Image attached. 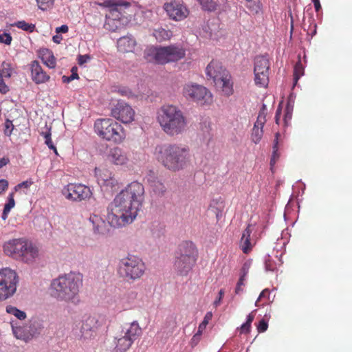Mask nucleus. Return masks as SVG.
Instances as JSON below:
<instances>
[{"label": "nucleus", "instance_id": "nucleus-7", "mask_svg": "<svg viewBox=\"0 0 352 352\" xmlns=\"http://www.w3.org/2000/svg\"><path fill=\"white\" fill-rule=\"evenodd\" d=\"M206 76L212 79L216 87L220 88L224 95L233 94V82L230 72L217 60H212L206 67Z\"/></svg>", "mask_w": 352, "mask_h": 352}, {"label": "nucleus", "instance_id": "nucleus-33", "mask_svg": "<svg viewBox=\"0 0 352 352\" xmlns=\"http://www.w3.org/2000/svg\"><path fill=\"white\" fill-rule=\"evenodd\" d=\"M1 73L5 79L10 78L14 73V67L8 61H3L1 64Z\"/></svg>", "mask_w": 352, "mask_h": 352}, {"label": "nucleus", "instance_id": "nucleus-16", "mask_svg": "<svg viewBox=\"0 0 352 352\" xmlns=\"http://www.w3.org/2000/svg\"><path fill=\"white\" fill-rule=\"evenodd\" d=\"M111 115L116 120L127 124L134 120L135 111L126 102L118 101L111 109Z\"/></svg>", "mask_w": 352, "mask_h": 352}, {"label": "nucleus", "instance_id": "nucleus-52", "mask_svg": "<svg viewBox=\"0 0 352 352\" xmlns=\"http://www.w3.org/2000/svg\"><path fill=\"white\" fill-rule=\"evenodd\" d=\"M292 110L289 107H287L285 110V114H284V122L285 125L288 124V122L292 119Z\"/></svg>", "mask_w": 352, "mask_h": 352}, {"label": "nucleus", "instance_id": "nucleus-23", "mask_svg": "<svg viewBox=\"0 0 352 352\" xmlns=\"http://www.w3.org/2000/svg\"><path fill=\"white\" fill-rule=\"evenodd\" d=\"M89 221L93 224V229L96 234H104L107 232V223L100 216L93 214L90 216Z\"/></svg>", "mask_w": 352, "mask_h": 352}, {"label": "nucleus", "instance_id": "nucleus-59", "mask_svg": "<svg viewBox=\"0 0 352 352\" xmlns=\"http://www.w3.org/2000/svg\"><path fill=\"white\" fill-rule=\"evenodd\" d=\"M101 5L104 7L111 8L117 6L118 4L114 0H105Z\"/></svg>", "mask_w": 352, "mask_h": 352}, {"label": "nucleus", "instance_id": "nucleus-17", "mask_svg": "<svg viewBox=\"0 0 352 352\" xmlns=\"http://www.w3.org/2000/svg\"><path fill=\"white\" fill-rule=\"evenodd\" d=\"M122 192L132 201L134 206L140 208L144 200V188L142 184L133 182L127 185Z\"/></svg>", "mask_w": 352, "mask_h": 352}, {"label": "nucleus", "instance_id": "nucleus-14", "mask_svg": "<svg viewBox=\"0 0 352 352\" xmlns=\"http://www.w3.org/2000/svg\"><path fill=\"white\" fill-rule=\"evenodd\" d=\"M63 195L69 200L81 201L91 197L90 188L81 184H69L63 190Z\"/></svg>", "mask_w": 352, "mask_h": 352}, {"label": "nucleus", "instance_id": "nucleus-63", "mask_svg": "<svg viewBox=\"0 0 352 352\" xmlns=\"http://www.w3.org/2000/svg\"><path fill=\"white\" fill-rule=\"evenodd\" d=\"M10 162V160L8 157H2L0 159V168L7 165Z\"/></svg>", "mask_w": 352, "mask_h": 352}, {"label": "nucleus", "instance_id": "nucleus-57", "mask_svg": "<svg viewBox=\"0 0 352 352\" xmlns=\"http://www.w3.org/2000/svg\"><path fill=\"white\" fill-rule=\"evenodd\" d=\"M250 328H251V324H248V323L245 322L240 327L241 333H248L250 331Z\"/></svg>", "mask_w": 352, "mask_h": 352}, {"label": "nucleus", "instance_id": "nucleus-15", "mask_svg": "<svg viewBox=\"0 0 352 352\" xmlns=\"http://www.w3.org/2000/svg\"><path fill=\"white\" fill-rule=\"evenodd\" d=\"M164 9L170 19L175 21L184 20L189 15L190 11L186 6L181 1H172L164 4Z\"/></svg>", "mask_w": 352, "mask_h": 352}, {"label": "nucleus", "instance_id": "nucleus-31", "mask_svg": "<svg viewBox=\"0 0 352 352\" xmlns=\"http://www.w3.org/2000/svg\"><path fill=\"white\" fill-rule=\"evenodd\" d=\"M201 6V8L208 12H214L218 8V3L216 0H197Z\"/></svg>", "mask_w": 352, "mask_h": 352}, {"label": "nucleus", "instance_id": "nucleus-32", "mask_svg": "<svg viewBox=\"0 0 352 352\" xmlns=\"http://www.w3.org/2000/svg\"><path fill=\"white\" fill-rule=\"evenodd\" d=\"M266 116H267V107L265 104H263L260 111L258 113V116L257 117V120L254 125V126L257 128L263 129V126L266 122Z\"/></svg>", "mask_w": 352, "mask_h": 352}, {"label": "nucleus", "instance_id": "nucleus-25", "mask_svg": "<svg viewBox=\"0 0 352 352\" xmlns=\"http://www.w3.org/2000/svg\"><path fill=\"white\" fill-rule=\"evenodd\" d=\"M40 58L43 63L49 68L54 69L56 67V59L51 50L48 49L41 50Z\"/></svg>", "mask_w": 352, "mask_h": 352}, {"label": "nucleus", "instance_id": "nucleus-58", "mask_svg": "<svg viewBox=\"0 0 352 352\" xmlns=\"http://www.w3.org/2000/svg\"><path fill=\"white\" fill-rule=\"evenodd\" d=\"M224 290L223 289H220L219 292V297L214 300V305L217 307L220 305V302L221 301V299L223 298V296H224Z\"/></svg>", "mask_w": 352, "mask_h": 352}, {"label": "nucleus", "instance_id": "nucleus-45", "mask_svg": "<svg viewBox=\"0 0 352 352\" xmlns=\"http://www.w3.org/2000/svg\"><path fill=\"white\" fill-rule=\"evenodd\" d=\"M12 41V37L9 33L3 32L0 34V43L6 45H10Z\"/></svg>", "mask_w": 352, "mask_h": 352}, {"label": "nucleus", "instance_id": "nucleus-50", "mask_svg": "<svg viewBox=\"0 0 352 352\" xmlns=\"http://www.w3.org/2000/svg\"><path fill=\"white\" fill-rule=\"evenodd\" d=\"M265 267L266 271H271L273 272L276 269V264L273 261L268 258L265 261Z\"/></svg>", "mask_w": 352, "mask_h": 352}, {"label": "nucleus", "instance_id": "nucleus-48", "mask_svg": "<svg viewBox=\"0 0 352 352\" xmlns=\"http://www.w3.org/2000/svg\"><path fill=\"white\" fill-rule=\"evenodd\" d=\"M250 263H248V262H245L241 269V271H240V278H243V279H245V277L247 276V274H248V272H249V269H250Z\"/></svg>", "mask_w": 352, "mask_h": 352}, {"label": "nucleus", "instance_id": "nucleus-21", "mask_svg": "<svg viewBox=\"0 0 352 352\" xmlns=\"http://www.w3.org/2000/svg\"><path fill=\"white\" fill-rule=\"evenodd\" d=\"M31 78L36 84H43L48 82L50 76L42 68L37 60L32 62L31 65Z\"/></svg>", "mask_w": 352, "mask_h": 352}, {"label": "nucleus", "instance_id": "nucleus-24", "mask_svg": "<svg viewBox=\"0 0 352 352\" xmlns=\"http://www.w3.org/2000/svg\"><path fill=\"white\" fill-rule=\"evenodd\" d=\"M270 63L269 59L265 56H258L254 59V72L269 73Z\"/></svg>", "mask_w": 352, "mask_h": 352}, {"label": "nucleus", "instance_id": "nucleus-39", "mask_svg": "<svg viewBox=\"0 0 352 352\" xmlns=\"http://www.w3.org/2000/svg\"><path fill=\"white\" fill-rule=\"evenodd\" d=\"M6 311L10 314L14 315L19 320H24L26 318V314L24 311L11 305L7 306Z\"/></svg>", "mask_w": 352, "mask_h": 352}, {"label": "nucleus", "instance_id": "nucleus-42", "mask_svg": "<svg viewBox=\"0 0 352 352\" xmlns=\"http://www.w3.org/2000/svg\"><path fill=\"white\" fill-rule=\"evenodd\" d=\"M37 6L41 10H47L54 6V0H36Z\"/></svg>", "mask_w": 352, "mask_h": 352}, {"label": "nucleus", "instance_id": "nucleus-36", "mask_svg": "<svg viewBox=\"0 0 352 352\" xmlns=\"http://www.w3.org/2000/svg\"><path fill=\"white\" fill-rule=\"evenodd\" d=\"M212 314L211 312H208L206 314L204 320L199 325L197 332L195 334V338L199 339L201 338L204 330L206 328V326L208 325L209 321L212 319Z\"/></svg>", "mask_w": 352, "mask_h": 352}, {"label": "nucleus", "instance_id": "nucleus-47", "mask_svg": "<svg viewBox=\"0 0 352 352\" xmlns=\"http://www.w3.org/2000/svg\"><path fill=\"white\" fill-rule=\"evenodd\" d=\"M254 224L249 223L243 230L241 237H251V234L254 230Z\"/></svg>", "mask_w": 352, "mask_h": 352}, {"label": "nucleus", "instance_id": "nucleus-27", "mask_svg": "<svg viewBox=\"0 0 352 352\" xmlns=\"http://www.w3.org/2000/svg\"><path fill=\"white\" fill-rule=\"evenodd\" d=\"M254 82L256 85L260 87H266L269 83V73L265 72H254Z\"/></svg>", "mask_w": 352, "mask_h": 352}, {"label": "nucleus", "instance_id": "nucleus-34", "mask_svg": "<svg viewBox=\"0 0 352 352\" xmlns=\"http://www.w3.org/2000/svg\"><path fill=\"white\" fill-rule=\"evenodd\" d=\"M40 134L44 138L45 144L48 146V148L51 150H53L56 155H58L56 147L54 146L52 141L51 129L46 128V131L41 132Z\"/></svg>", "mask_w": 352, "mask_h": 352}, {"label": "nucleus", "instance_id": "nucleus-19", "mask_svg": "<svg viewBox=\"0 0 352 352\" xmlns=\"http://www.w3.org/2000/svg\"><path fill=\"white\" fill-rule=\"evenodd\" d=\"M107 160L111 164L116 166L126 167L130 163L129 153L118 146L111 148L109 151Z\"/></svg>", "mask_w": 352, "mask_h": 352}, {"label": "nucleus", "instance_id": "nucleus-30", "mask_svg": "<svg viewBox=\"0 0 352 352\" xmlns=\"http://www.w3.org/2000/svg\"><path fill=\"white\" fill-rule=\"evenodd\" d=\"M153 36L159 41L168 40L172 36V32L164 28H157L154 30Z\"/></svg>", "mask_w": 352, "mask_h": 352}, {"label": "nucleus", "instance_id": "nucleus-62", "mask_svg": "<svg viewBox=\"0 0 352 352\" xmlns=\"http://www.w3.org/2000/svg\"><path fill=\"white\" fill-rule=\"evenodd\" d=\"M256 310H254L253 311H252L251 313L249 314V315L247 317V320H246V322L249 324H252V321L254 320V317H255V312H256Z\"/></svg>", "mask_w": 352, "mask_h": 352}, {"label": "nucleus", "instance_id": "nucleus-35", "mask_svg": "<svg viewBox=\"0 0 352 352\" xmlns=\"http://www.w3.org/2000/svg\"><path fill=\"white\" fill-rule=\"evenodd\" d=\"M254 243H252L251 237H241L240 239V248L244 254H248L252 250Z\"/></svg>", "mask_w": 352, "mask_h": 352}, {"label": "nucleus", "instance_id": "nucleus-12", "mask_svg": "<svg viewBox=\"0 0 352 352\" xmlns=\"http://www.w3.org/2000/svg\"><path fill=\"white\" fill-rule=\"evenodd\" d=\"M19 281L16 271L9 267L0 270V301L6 300L15 294Z\"/></svg>", "mask_w": 352, "mask_h": 352}, {"label": "nucleus", "instance_id": "nucleus-60", "mask_svg": "<svg viewBox=\"0 0 352 352\" xmlns=\"http://www.w3.org/2000/svg\"><path fill=\"white\" fill-rule=\"evenodd\" d=\"M69 30V28L67 25H62L60 27L56 28V32L58 33H67Z\"/></svg>", "mask_w": 352, "mask_h": 352}, {"label": "nucleus", "instance_id": "nucleus-8", "mask_svg": "<svg viewBox=\"0 0 352 352\" xmlns=\"http://www.w3.org/2000/svg\"><path fill=\"white\" fill-rule=\"evenodd\" d=\"M146 267L142 258L135 255H128L120 260L118 274L123 279L135 280L144 274Z\"/></svg>", "mask_w": 352, "mask_h": 352}, {"label": "nucleus", "instance_id": "nucleus-18", "mask_svg": "<svg viewBox=\"0 0 352 352\" xmlns=\"http://www.w3.org/2000/svg\"><path fill=\"white\" fill-rule=\"evenodd\" d=\"M102 319L97 316H87L82 320L80 329L81 336L85 339L94 336V333L102 325Z\"/></svg>", "mask_w": 352, "mask_h": 352}, {"label": "nucleus", "instance_id": "nucleus-10", "mask_svg": "<svg viewBox=\"0 0 352 352\" xmlns=\"http://www.w3.org/2000/svg\"><path fill=\"white\" fill-rule=\"evenodd\" d=\"M95 132L102 139L121 143L125 138L122 126L111 119H98L94 124Z\"/></svg>", "mask_w": 352, "mask_h": 352}, {"label": "nucleus", "instance_id": "nucleus-55", "mask_svg": "<svg viewBox=\"0 0 352 352\" xmlns=\"http://www.w3.org/2000/svg\"><path fill=\"white\" fill-rule=\"evenodd\" d=\"M8 188V182L6 179H0V194L3 193Z\"/></svg>", "mask_w": 352, "mask_h": 352}, {"label": "nucleus", "instance_id": "nucleus-43", "mask_svg": "<svg viewBox=\"0 0 352 352\" xmlns=\"http://www.w3.org/2000/svg\"><path fill=\"white\" fill-rule=\"evenodd\" d=\"M77 71H78L77 67H73L72 68V71H71L72 72V74H69V76H63L62 77L63 82L64 83H69V82H70L71 81H72L74 79H78L79 76H78V74L77 73Z\"/></svg>", "mask_w": 352, "mask_h": 352}, {"label": "nucleus", "instance_id": "nucleus-40", "mask_svg": "<svg viewBox=\"0 0 352 352\" xmlns=\"http://www.w3.org/2000/svg\"><path fill=\"white\" fill-rule=\"evenodd\" d=\"M280 134L279 133H276L275 135V139L274 142V146H273V154L270 160V165L273 166L278 158L279 157V155L278 153V137Z\"/></svg>", "mask_w": 352, "mask_h": 352}, {"label": "nucleus", "instance_id": "nucleus-51", "mask_svg": "<svg viewBox=\"0 0 352 352\" xmlns=\"http://www.w3.org/2000/svg\"><path fill=\"white\" fill-rule=\"evenodd\" d=\"M267 322L264 319H262L259 321V323L257 326V329L258 332H265L267 329Z\"/></svg>", "mask_w": 352, "mask_h": 352}, {"label": "nucleus", "instance_id": "nucleus-29", "mask_svg": "<svg viewBox=\"0 0 352 352\" xmlns=\"http://www.w3.org/2000/svg\"><path fill=\"white\" fill-rule=\"evenodd\" d=\"M246 8L252 14H258L262 8L261 0H244Z\"/></svg>", "mask_w": 352, "mask_h": 352}, {"label": "nucleus", "instance_id": "nucleus-13", "mask_svg": "<svg viewBox=\"0 0 352 352\" xmlns=\"http://www.w3.org/2000/svg\"><path fill=\"white\" fill-rule=\"evenodd\" d=\"M183 95L201 105L212 102L211 92L206 87L196 83L186 84L183 88Z\"/></svg>", "mask_w": 352, "mask_h": 352}, {"label": "nucleus", "instance_id": "nucleus-9", "mask_svg": "<svg viewBox=\"0 0 352 352\" xmlns=\"http://www.w3.org/2000/svg\"><path fill=\"white\" fill-rule=\"evenodd\" d=\"M185 50L179 46L169 45L161 47H151L146 52L147 60L157 64L164 65L176 62L185 56Z\"/></svg>", "mask_w": 352, "mask_h": 352}, {"label": "nucleus", "instance_id": "nucleus-26", "mask_svg": "<svg viewBox=\"0 0 352 352\" xmlns=\"http://www.w3.org/2000/svg\"><path fill=\"white\" fill-rule=\"evenodd\" d=\"M94 174L97 179L98 183L102 186L105 184L108 179L113 174L106 168H100L96 167L94 169Z\"/></svg>", "mask_w": 352, "mask_h": 352}, {"label": "nucleus", "instance_id": "nucleus-5", "mask_svg": "<svg viewBox=\"0 0 352 352\" xmlns=\"http://www.w3.org/2000/svg\"><path fill=\"white\" fill-rule=\"evenodd\" d=\"M4 254L25 263H33L39 256V249L32 241L25 238L13 239L3 245Z\"/></svg>", "mask_w": 352, "mask_h": 352}, {"label": "nucleus", "instance_id": "nucleus-28", "mask_svg": "<svg viewBox=\"0 0 352 352\" xmlns=\"http://www.w3.org/2000/svg\"><path fill=\"white\" fill-rule=\"evenodd\" d=\"M14 197V192H12L8 195V202L4 206L3 213L1 215V218L4 221H6L8 219V214L11 209H12L15 206V201Z\"/></svg>", "mask_w": 352, "mask_h": 352}, {"label": "nucleus", "instance_id": "nucleus-41", "mask_svg": "<svg viewBox=\"0 0 352 352\" xmlns=\"http://www.w3.org/2000/svg\"><path fill=\"white\" fill-rule=\"evenodd\" d=\"M263 135V129L254 126L251 135V139L255 144H258L262 139Z\"/></svg>", "mask_w": 352, "mask_h": 352}, {"label": "nucleus", "instance_id": "nucleus-20", "mask_svg": "<svg viewBox=\"0 0 352 352\" xmlns=\"http://www.w3.org/2000/svg\"><path fill=\"white\" fill-rule=\"evenodd\" d=\"M146 179L150 186L152 192L157 197H162L166 192L164 184L155 175V173L150 170L146 177Z\"/></svg>", "mask_w": 352, "mask_h": 352}, {"label": "nucleus", "instance_id": "nucleus-3", "mask_svg": "<svg viewBox=\"0 0 352 352\" xmlns=\"http://www.w3.org/2000/svg\"><path fill=\"white\" fill-rule=\"evenodd\" d=\"M140 210L122 191L118 194L108 208L107 219L113 227H122L131 223Z\"/></svg>", "mask_w": 352, "mask_h": 352}, {"label": "nucleus", "instance_id": "nucleus-46", "mask_svg": "<svg viewBox=\"0 0 352 352\" xmlns=\"http://www.w3.org/2000/svg\"><path fill=\"white\" fill-rule=\"evenodd\" d=\"M14 129V125L12 121L7 120L5 122L4 133L6 135L10 136Z\"/></svg>", "mask_w": 352, "mask_h": 352}, {"label": "nucleus", "instance_id": "nucleus-37", "mask_svg": "<svg viewBox=\"0 0 352 352\" xmlns=\"http://www.w3.org/2000/svg\"><path fill=\"white\" fill-rule=\"evenodd\" d=\"M304 67L302 64L300 58L299 57V59L295 64L294 69V80L295 83H296L299 78L304 75Z\"/></svg>", "mask_w": 352, "mask_h": 352}, {"label": "nucleus", "instance_id": "nucleus-61", "mask_svg": "<svg viewBox=\"0 0 352 352\" xmlns=\"http://www.w3.org/2000/svg\"><path fill=\"white\" fill-rule=\"evenodd\" d=\"M33 184L32 181H24L20 184H18L19 188H28L30 186Z\"/></svg>", "mask_w": 352, "mask_h": 352}, {"label": "nucleus", "instance_id": "nucleus-4", "mask_svg": "<svg viewBox=\"0 0 352 352\" xmlns=\"http://www.w3.org/2000/svg\"><path fill=\"white\" fill-rule=\"evenodd\" d=\"M157 120L162 131L171 137L183 133L187 126V120L182 110L172 104L164 105L159 109Z\"/></svg>", "mask_w": 352, "mask_h": 352}, {"label": "nucleus", "instance_id": "nucleus-56", "mask_svg": "<svg viewBox=\"0 0 352 352\" xmlns=\"http://www.w3.org/2000/svg\"><path fill=\"white\" fill-rule=\"evenodd\" d=\"M270 295V292L268 289H264L262 291V292L260 294L257 300L256 301V306H259L258 302L262 299L263 298L268 297Z\"/></svg>", "mask_w": 352, "mask_h": 352}, {"label": "nucleus", "instance_id": "nucleus-49", "mask_svg": "<svg viewBox=\"0 0 352 352\" xmlns=\"http://www.w3.org/2000/svg\"><path fill=\"white\" fill-rule=\"evenodd\" d=\"M245 279L239 278L234 291L236 294H239L243 292V287L245 286Z\"/></svg>", "mask_w": 352, "mask_h": 352}, {"label": "nucleus", "instance_id": "nucleus-2", "mask_svg": "<svg viewBox=\"0 0 352 352\" xmlns=\"http://www.w3.org/2000/svg\"><path fill=\"white\" fill-rule=\"evenodd\" d=\"M83 276L80 272H70L58 276L50 285L51 296L59 301H74L82 286Z\"/></svg>", "mask_w": 352, "mask_h": 352}, {"label": "nucleus", "instance_id": "nucleus-64", "mask_svg": "<svg viewBox=\"0 0 352 352\" xmlns=\"http://www.w3.org/2000/svg\"><path fill=\"white\" fill-rule=\"evenodd\" d=\"M52 40L55 43L59 44L63 40V36L59 34H56L52 37Z\"/></svg>", "mask_w": 352, "mask_h": 352}, {"label": "nucleus", "instance_id": "nucleus-22", "mask_svg": "<svg viewBox=\"0 0 352 352\" xmlns=\"http://www.w3.org/2000/svg\"><path fill=\"white\" fill-rule=\"evenodd\" d=\"M135 45V40L133 37L128 36L120 38L117 42L118 50L122 53L133 52Z\"/></svg>", "mask_w": 352, "mask_h": 352}, {"label": "nucleus", "instance_id": "nucleus-1", "mask_svg": "<svg viewBox=\"0 0 352 352\" xmlns=\"http://www.w3.org/2000/svg\"><path fill=\"white\" fill-rule=\"evenodd\" d=\"M155 151L157 161L171 172L182 170L190 164V148L186 145L167 144L157 146Z\"/></svg>", "mask_w": 352, "mask_h": 352}, {"label": "nucleus", "instance_id": "nucleus-44", "mask_svg": "<svg viewBox=\"0 0 352 352\" xmlns=\"http://www.w3.org/2000/svg\"><path fill=\"white\" fill-rule=\"evenodd\" d=\"M103 186L110 187L111 189H115L118 187V182L115 177L114 175L111 176Z\"/></svg>", "mask_w": 352, "mask_h": 352}, {"label": "nucleus", "instance_id": "nucleus-53", "mask_svg": "<svg viewBox=\"0 0 352 352\" xmlns=\"http://www.w3.org/2000/svg\"><path fill=\"white\" fill-rule=\"evenodd\" d=\"M91 59V57L88 54L79 55L78 57V63L80 65H82Z\"/></svg>", "mask_w": 352, "mask_h": 352}, {"label": "nucleus", "instance_id": "nucleus-11", "mask_svg": "<svg viewBox=\"0 0 352 352\" xmlns=\"http://www.w3.org/2000/svg\"><path fill=\"white\" fill-rule=\"evenodd\" d=\"M142 334V329L138 322L126 324L120 335L116 338L113 352H126Z\"/></svg>", "mask_w": 352, "mask_h": 352}, {"label": "nucleus", "instance_id": "nucleus-54", "mask_svg": "<svg viewBox=\"0 0 352 352\" xmlns=\"http://www.w3.org/2000/svg\"><path fill=\"white\" fill-rule=\"evenodd\" d=\"M13 331H14V333L15 336L17 338L23 339V340H25L26 339V337L25 336L22 335L23 328L17 327L15 329H14Z\"/></svg>", "mask_w": 352, "mask_h": 352}, {"label": "nucleus", "instance_id": "nucleus-38", "mask_svg": "<svg viewBox=\"0 0 352 352\" xmlns=\"http://www.w3.org/2000/svg\"><path fill=\"white\" fill-rule=\"evenodd\" d=\"M12 26L16 27L24 31L28 32H33L35 30V25L33 23H28L25 21H19L12 24Z\"/></svg>", "mask_w": 352, "mask_h": 352}, {"label": "nucleus", "instance_id": "nucleus-6", "mask_svg": "<svg viewBox=\"0 0 352 352\" xmlns=\"http://www.w3.org/2000/svg\"><path fill=\"white\" fill-rule=\"evenodd\" d=\"M198 258V251L191 241L181 243L175 252L173 269L178 275L187 276L192 270Z\"/></svg>", "mask_w": 352, "mask_h": 352}]
</instances>
